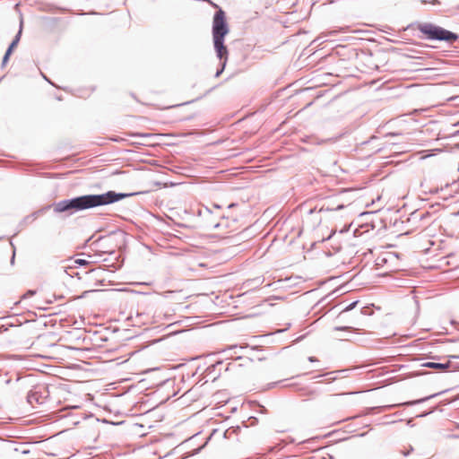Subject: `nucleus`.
<instances>
[{"mask_svg":"<svg viewBox=\"0 0 459 459\" xmlns=\"http://www.w3.org/2000/svg\"><path fill=\"white\" fill-rule=\"evenodd\" d=\"M308 360H309V361H311V362H313V361H316V359L315 357H309V358H308Z\"/></svg>","mask_w":459,"mask_h":459,"instance_id":"nucleus-25","label":"nucleus"},{"mask_svg":"<svg viewBox=\"0 0 459 459\" xmlns=\"http://www.w3.org/2000/svg\"><path fill=\"white\" fill-rule=\"evenodd\" d=\"M74 264H76L78 265H87V264H89V261H87L85 259H76L74 261Z\"/></svg>","mask_w":459,"mask_h":459,"instance_id":"nucleus-15","label":"nucleus"},{"mask_svg":"<svg viewBox=\"0 0 459 459\" xmlns=\"http://www.w3.org/2000/svg\"><path fill=\"white\" fill-rule=\"evenodd\" d=\"M307 395H311L313 397H316L318 395V392L316 390H310L307 394Z\"/></svg>","mask_w":459,"mask_h":459,"instance_id":"nucleus-20","label":"nucleus"},{"mask_svg":"<svg viewBox=\"0 0 459 459\" xmlns=\"http://www.w3.org/2000/svg\"><path fill=\"white\" fill-rule=\"evenodd\" d=\"M334 330H336V331H351V330H352V327H351V326H336L334 328Z\"/></svg>","mask_w":459,"mask_h":459,"instance_id":"nucleus-17","label":"nucleus"},{"mask_svg":"<svg viewBox=\"0 0 459 459\" xmlns=\"http://www.w3.org/2000/svg\"><path fill=\"white\" fill-rule=\"evenodd\" d=\"M431 412H432V411H429V412H425V413H423V414H421V415H420V417L427 416V415H429V413H431Z\"/></svg>","mask_w":459,"mask_h":459,"instance_id":"nucleus-27","label":"nucleus"},{"mask_svg":"<svg viewBox=\"0 0 459 459\" xmlns=\"http://www.w3.org/2000/svg\"><path fill=\"white\" fill-rule=\"evenodd\" d=\"M15 260V248H13V255L11 257V264H13Z\"/></svg>","mask_w":459,"mask_h":459,"instance_id":"nucleus-23","label":"nucleus"},{"mask_svg":"<svg viewBox=\"0 0 459 459\" xmlns=\"http://www.w3.org/2000/svg\"><path fill=\"white\" fill-rule=\"evenodd\" d=\"M443 392H439V393L433 394L431 395H429V396H426V397H423V398H420V399L405 402V403H403L401 404H398L397 406H412V405L420 404V403H424L426 401H429L431 398H434V397L441 394ZM394 406L395 405H391L390 407H394Z\"/></svg>","mask_w":459,"mask_h":459,"instance_id":"nucleus-7","label":"nucleus"},{"mask_svg":"<svg viewBox=\"0 0 459 459\" xmlns=\"http://www.w3.org/2000/svg\"><path fill=\"white\" fill-rule=\"evenodd\" d=\"M409 29L417 30L420 39L429 41H444L454 44L459 41V35L432 22H416L408 26Z\"/></svg>","mask_w":459,"mask_h":459,"instance_id":"nucleus-3","label":"nucleus"},{"mask_svg":"<svg viewBox=\"0 0 459 459\" xmlns=\"http://www.w3.org/2000/svg\"><path fill=\"white\" fill-rule=\"evenodd\" d=\"M17 47L14 43L11 42L9 47L7 48L6 51H9L11 54H13L14 48Z\"/></svg>","mask_w":459,"mask_h":459,"instance_id":"nucleus-18","label":"nucleus"},{"mask_svg":"<svg viewBox=\"0 0 459 459\" xmlns=\"http://www.w3.org/2000/svg\"><path fill=\"white\" fill-rule=\"evenodd\" d=\"M22 32V21H21L20 29H19L17 34L14 36L13 39L12 40V42L14 43L15 45H18V43L20 42Z\"/></svg>","mask_w":459,"mask_h":459,"instance_id":"nucleus-9","label":"nucleus"},{"mask_svg":"<svg viewBox=\"0 0 459 459\" xmlns=\"http://www.w3.org/2000/svg\"><path fill=\"white\" fill-rule=\"evenodd\" d=\"M35 220H32V218L30 217V214L25 216L22 220V221L21 222L22 225H29L30 223H32Z\"/></svg>","mask_w":459,"mask_h":459,"instance_id":"nucleus-12","label":"nucleus"},{"mask_svg":"<svg viewBox=\"0 0 459 459\" xmlns=\"http://www.w3.org/2000/svg\"><path fill=\"white\" fill-rule=\"evenodd\" d=\"M5 331H7V327H5L4 325H1L0 326V333L5 332Z\"/></svg>","mask_w":459,"mask_h":459,"instance_id":"nucleus-24","label":"nucleus"},{"mask_svg":"<svg viewBox=\"0 0 459 459\" xmlns=\"http://www.w3.org/2000/svg\"><path fill=\"white\" fill-rule=\"evenodd\" d=\"M358 302H359V301H358V300H356V301H353V302H351V304H349L347 307H345L342 310V312L340 313V315H342V314H343V313H346V312H349V311L352 310L353 308H355V307L357 306Z\"/></svg>","mask_w":459,"mask_h":459,"instance_id":"nucleus-10","label":"nucleus"},{"mask_svg":"<svg viewBox=\"0 0 459 459\" xmlns=\"http://www.w3.org/2000/svg\"><path fill=\"white\" fill-rule=\"evenodd\" d=\"M50 208H53V204L45 205V206L41 207L40 209L37 210V212L41 216V215L45 214Z\"/></svg>","mask_w":459,"mask_h":459,"instance_id":"nucleus-11","label":"nucleus"},{"mask_svg":"<svg viewBox=\"0 0 459 459\" xmlns=\"http://www.w3.org/2000/svg\"><path fill=\"white\" fill-rule=\"evenodd\" d=\"M241 359V356H238V357L236 358V359Z\"/></svg>","mask_w":459,"mask_h":459,"instance_id":"nucleus-31","label":"nucleus"},{"mask_svg":"<svg viewBox=\"0 0 459 459\" xmlns=\"http://www.w3.org/2000/svg\"><path fill=\"white\" fill-rule=\"evenodd\" d=\"M11 55L12 54L9 51H5V53H4V56H3V60H2V67H4L7 64Z\"/></svg>","mask_w":459,"mask_h":459,"instance_id":"nucleus-13","label":"nucleus"},{"mask_svg":"<svg viewBox=\"0 0 459 459\" xmlns=\"http://www.w3.org/2000/svg\"><path fill=\"white\" fill-rule=\"evenodd\" d=\"M234 206H236V204L232 203V204H229L228 208H232Z\"/></svg>","mask_w":459,"mask_h":459,"instance_id":"nucleus-28","label":"nucleus"},{"mask_svg":"<svg viewBox=\"0 0 459 459\" xmlns=\"http://www.w3.org/2000/svg\"><path fill=\"white\" fill-rule=\"evenodd\" d=\"M219 227H221V223H216V224H214V226H213V228H214V229H218Z\"/></svg>","mask_w":459,"mask_h":459,"instance_id":"nucleus-26","label":"nucleus"},{"mask_svg":"<svg viewBox=\"0 0 459 459\" xmlns=\"http://www.w3.org/2000/svg\"><path fill=\"white\" fill-rule=\"evenodd\" d=\"M277 385V382H275V383H272V384H271V385H272V386H274V385Z\"/></svg>","mask_w":459,"mask_h":459,"instance_id":"nucleus-30","label":"nucleus"},{"mask_svg":"<svg viewBox=\"0 0 459 459\" xmlns=\"http://www.w3.org/2000/svg\"><path fill=\"white\" fill-rule=\"evenodd\" d=\"M422 367L437 369L441 372L459 369V355H451L445 362H426Z\"/></svg>","mask_w":459,"mask_h":459,"instance_id":"nucleus-4","label":"nucleus"},{"mask_svg":"<svg viewBox=\"0 0 459 459\" xmlns=\"http://www.w3.org/2000/svg\"><path fill=\"white\" fill-rule=\"evenodd\" d=\"M344 208V205L343 204H338L335 208H329L327 207L326 210H331V211H339V210H342Z\"/></svg>","mask_w":459,"mask_h":459,"instance_id":"nucleus-19","label":"nucleus"},{"mask_svg":"<svg viewBox=\"0 0 459 459\" xmlns=\"http://www.w3.org/2000/svg\"><path fill=\"white\" fill-rule=\"evenodd\" d=\"M430 217L431 213L428 211H415L411 214L410 221H420L422 222L421 226L427 227L430 224Z\"/></svg>","mask_w":459,"mask_h":459,"instance_id":"nucleus-6","label":"nucleus"},{"mask_svg":"<svg viewBox=\"0 0 459 459\" xmlns=\"http://www.w3.org/2000/svg\"><path fill=\"white\" fill-rule=\"evenodd\" d=\"M421 2H422L423 4H427V3H429V2H428V1H426V0H422ZM429 3H430V4H439V1H438V0H432V1H430Z\"/></svg>","mask_w":459,"mask_h":459,"instance_id":"nucleus-22","label":"nucleus"},{"mask_svg":"<svg viewBox=\"0 0 459 459\" xmlns=\"http://www.w3.org/2000/svg\"><path fill=\"white\" fill-rule=\"evenodd\" d=\"M36 294V290H29L23 296H22V299H27V298H30V297H32Z\"/></svg>","mask_w":459,"mask_h":459,"instance_id":"nucleus-16","label":"nucleus"},{"mask_svg":"<svg viewBox=\"0 0 459 459\" xmlns=\"http://www.w3.org/2000/svg\"><path fill=\"white\" fill-rule=\"evenodd\" d=\"M230 365H231V363H228V365H227V366H226V368H225V370H226V371H227V370H229V367H230Z\"/></svg>","mask_w":459,"mask_h":459,"instance_id":"nucleus-29","label":"nucleus"},{"mask_svg":"<svg viewBox=\"0 0 459 459\" xmlns=\"http://www.w3.org/2000/svg\"><path fill=\"white\" fill-rule=\"evenodd\" d=\"M39 216L40 215H39V213H38L37 211L30 213V217L32 218V220H37Z\"/></svg>","mask_w":459,"mask_h":459,"instance_id":"nucleus-21","label":"nucleus"},{"mask_svg":"<svg viewBox=\"0 0 459 459\" xmlns=\"http://www.w3.org/2000/svg\"><path fill=\"white\" fill-rule=\"evenodd\" d=\"M49 392L48 387L45 385H37L34 386L28 394H27V402L30 405L33 406L34 403L42 404L45 403L47 398L48 397Z\"/></svg>","mask_w":459,"mask_h":459,"instance_id":"nucleus-5","label":"nucleus"},{"mask_svg":"<svg viewBox=\"0 0 459 459\" xmlns=\"http://www.w3.org/2000/svg\"><path fill=\"white\" fill-rule=\"evenodd\" d=\"M134 195L135 193H117L112 190L100 195H84L54 203L53 211L55 213L66 212L72 215L77 212L111 204Z\"/></svg>","mask_w":459,"mask_h":459,"instance_id":"nucleus-1","label":"nucleus"},{"mask_svg":"<svg viewBox=\"0 0 459 459\" xmlns=\"http://www.w3.org/2000/svg\"><path fill=\"white\" fill-rule=\"evenodd\" d=\"M230 29L226 22L225 13L220 9L213 16L212 21V39L217 57L220 59L221 67L217 69L215 77H219L224 71L228 61V49L224 45L225 36Z\"/></svg>","mask_w":459,"mask_h":459,"instance_id":"nucleus-2","label":"nucleus"},{"mask_svg":"<svg viewBox=\"0 0 459 459\" xmlns=\"http://www.w3.org/2000/svg\"><path fill=\"white\" fill-rule=\"evenodd\" d=\"M222 367H223V361L219 360V361L215 362L214 364H212V366L208 367L207 370L210 373L212 372V370H216L217 368L219 369V371H221Z\"/></svg>","mask_w":459,"mask_h":459,"instance_id":"nucleus-8","label":"nucleus"},{"mask_svg":"<svg viewBox=\"0 0 459 459\" xmlns=\"http://www.w3.org/2000/svg\"><path fill=\"white\" fill-rule=\"evenodd\" d=\"M245 347H242V346L233 345V346H230L228 350L230 351H233V353L231 354V356H233V354L238 353L237 350H242Z\"/></svg>","mask_w":459,"mask_h":459,"instance_id":"nucleus-14","label":"nucleus"}]
</instances>
